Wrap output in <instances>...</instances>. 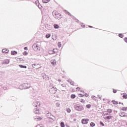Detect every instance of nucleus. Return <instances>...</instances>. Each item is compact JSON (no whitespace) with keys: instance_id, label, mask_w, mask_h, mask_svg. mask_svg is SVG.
<instances>
[{"instance_id":"nucleus-33","label":"nucleus","mask_w":127,"mask_h":127,"mask_svg":"<svg viewBox=\"0 0 127 127\" xmlns=\"http://www.w3.org/2000/svg\"><path fill=\"white\" fill-rule=\"evenodd\" d=\"M66 111L67 113H71V109H70V108H68L66 109Z\"/></svg>"},{"instance_id":"nucleus-7","label":"nucleus","mask_w":127,"mask_h":127,"mask_svg":"<svg viewBox=\"0 0 127 127\" xmlns=\"http://www.w3.org/2000/svg\"><path fill=\"white\" fill-rule=\"evenodd\" d=\"M51 91H52L53 94H55L56 92H57V88L54 86H53L52 88H51Z\"/></svg>"},{"instance_id":"nucleus-13","label":"nucleus","mask_w":127,"mask_h":127,"mask_svg":"<svg viewBox=\"0 0 127 127\" xmlns=\"http://www.w3.org/2000/svg\"><path fill=\"white\" fill-rule=\"evenodd\" d=\"M119 116L120 117H127V115L125 113L122 112L119 113Z\"/></svg>"},{"instance_id":"nucleus-50","label":"nucleus","mask_w":127,"mask_h":127,"mask_svg":"<svg viewBox=\"0 0 127 127\" xmlns=\"http://www.w3.org/2000/svg\"><path fill=\"white\" fill-rule=\"evenodd\" d=\"M80 92H81L82 93H85V92H84V91H83V90H81Z\"/></svg>"},{"instance_id":"nucleus-4","label":"nucleus","mask_w":127,"mask_h":127,"mask_svg":"<svg viewBox=\"0 0 127 127\" xmlns=\"http://www.w3.org/2000/svg\"><path fill=\"white\" fill-rule=\"evenodd\" d=\"M32 48L34 51H39L40 50V47L36 44H34L32 46Z\"/></svg>"},{"instance_id":"nucleus-12","label":"nucleus","mask_w":127,"mask_h":127,"mask_svg":"<svg viewBox=\"0 0 127 127\" xmlns=\"http://www.w3.org/2000/svg\"><path fill=\"white\" fill-rule=\"evenodd\" d=\"M35 3H36V5H37V6L39 7V8H41V7H42L41 5L39 4V1L36 0L35 2Z\"/></svg>"},{"instance_id":"nucleus-9","label":"nucleus","mask_w":127,"mask_h":127,"mask_svg":"<svg viewBox=\"0 0 127 127\" xmlns=\"http://www.w3.org/2000/svg\"><path fill=\"white\" fill-rule=\"evenodd\" d=\"M50 63L52 66H55V65H56V60H52L50 61Z\"/></svg>"},{"instance_id":"nucleus-16","label":"nucleus","mask_w":127,"mask_h":127,"mask_svg":"<svg viewBox=\"0 0 127 127\" xmlns=\"http://www.w3.org/2000/svg\"><path fill=\"white\" fill-rule=\"evenodd\" d=\"M18 88L20 90H23V89H24V87L23 86V84H22V85H20Z\"/></svg>"},{"instance_id":"nucleus-3","label":"nucleus","mask_w":127,"mask_h":127,"mask_svg":"<svg viewBox=\"0 0 127 127\" xmlns=\"http://www.w3.org/2000/svg\"><path fill=\"white\" fill-rule=\"evenodd\" d=\"M32 105L35 108H39L40 107V102L35 101L33 103Z\"/></svg>"},{"instance_id":"nucleus-58","label":"nucleus","mask_w":127,"mask_h":127,"mask_svg":"<svg viewBox=\"0 0 127 127\" xmlns=\"http://www.w3.org/2000/svg\"><path fill=\"white\" fill-rule=\"evenodd\" d=\"M126 108H127V107H126Z\"/></svg>"},{"instance_id":"nucleus-15","label":"nucleus","mask_w":127,"mask_h":127,"mask_svg":"<svg viewBox=\"0 0 127 127\" xmlns=\"http://www.w3.org/2000/svg\"><path fill=\"white\" fill-rule=\"evenodd\" d=\"M47 118H49V119H51V120H54V116H53V115H50V116H49V115H47Z\"/></svg>"},{"instance_id":"nucleus-42","label":"nucleus","mask_w":127,"mask_h":127,"mask_svg":"<svg viewBox=\"0 0 127 127\" xmlns=\"http://www.w3.org/2000/svg\"><path fill=\"white\" fill-rule=\"evenodd\" d=\"M36 119H37L38 121H40V120H41V118H40V117H38V118H35V119L36 120Z\"/></svg>"},{"instance_id":"nucleus-57","label":"nucleus","mask_w":127,"mask_h":127,"mask_svg":"<svg viewBox=\"0 0 127 127\" xmlns=\"http://www.w3.org/2000/svg\"><path fill=\"white\" fill-rule=\"evenodd\" d=\"M81 96H82V97H84V95H82Z\"/></svg>"},{"instance_id":"nucleus-32","label":"nucleus","mask_w":127,"mask_h":127,"mask_svg":"<svg viewBox=\"0 0 127 127\" xmlns=\"http://www.w3.org/2000/svg\"><path fill=\"white\" fill-rule=\"evenodd\" d=\"M107 112L108 113H109V114H111V113H112L113 111L112 110V109H108Z\"/></svg>"},{"instance_id":"nucleus-48","label":"nucleus","mask_w":127,"mask_h":127,"mask_svg":"<svg viewBox=\"0 0 127 127\" xmlns=\"http://www.w3.org/2000/svg\"><path fill=\"white\" fill-rule=\"evenodd\" d=\"M100 100H102V96H100V97H99Z\"/></svg>"},{"instance_id":"nucleus-21","label":"nucleus","mask_w":127,"mask_h":127,"mask_svg":"<svg viewBox=\"0 0 127 127\" xmlns=\"http://www.w3.org/2000/svg\"><path fill=\"white\" fill-rule=\"evenodd\" d=\"M112 103L113 104V105H118V104H119V102H118L117 101H112Z\"/></svg>"},{"instance_id":"nucleus-44","label":"nucleus","mask_w":127,"mask_h":127,"mask_svg":"<svg viewBox=\"0 0 127 127\" xmlns=\"http://www.w3.org/2000/svg\"><path fill=\"white\" fill-rule=\"evenodd\" d=\"M24 49L25 50H28L27 47H25L24 48Z\"/></svg>"},{"instance_id":"nucleus-59","label":"nucleus","mask_w":127,"mask_h":127,"mask_svg":"<svg viewBox=\"0 0 127 127\" xmlns=\"http://www.w3.org/2000/svg\"><path fill=\"white\" fill-rule=\"evenodd\" d=\"M119 104H121V102H120Z\"/></svg>"},{"instance_id":"nucleus-20","label":"nucleus","mask_w":127,"mask_h":127,"mask_svg":"<svg viewBox=\"0 0 127 127\" xmlns=\"http://www.w3.org/2000/svg\"><path fill=\"white\" fill-rule=\"evenodd\" d=\"M123 97L124 99H127V95L126 93H123Z\"/></svg>"},{"instance_id":"nucleus-25","label":"nucleus","mask_w":127,"mask_h":127,"mask_svg":"<svg viewBox=\"0 0 127 127\" xmlns=\"http://www.w3.org/2000/svg\"><path fill=\"white\" fill-rule=\"evenodd\" d=\"M92 107V105H91V104H88L86 105V108H87V109H90Z\"/></svg>"},{"instance_id":"nucleus-49","label":"nucleus","mask_w":127,"mask_h":127,"mask_svg":"<svg viewBox=\"0 0 127 127\" xmlns=\"http://www.w3.org/2000/svg\"><path fill=\"white\" fill-rule=\"evenodd\" d=\"M58 81L59 82H61V79H58Z\"/></svg>"},{"instance_id":"nucleus-56","label":"nucleus","mask_w":127,"mask_h":127,"mask_svg":"<svg viewBox=\"0 0 127 127\" xmlns=\"http://www.w3.org/2000/svg\"><path fill=\"white\" fill-rule=\"evenodd\" d=\"M98 97H100V95H98Z\"/></svg>"},{"instance_id":"nucleus-55","label":"nucleus","mask_w":127,"mask_h":127,"mask_svg":"<svg viewBox=\"0 0 127 127\" xmlns=\"http://www.w3.org/2000/svg\"><path fill=\"white\" fill-rule=\"evenodd\" d=\"M1 74H2V72H0V75H1Z\"/></svg>"},{"instance_id":"nucleus-45","label":"nucleus","mask_w":127,"mask_h":127,"mask_svg":"<svg viewBox=\"0 0 127 127\" xmlns=\"http://www.w3.org/2000/svg\"><path fill=\"white\" fill-rule=\"evenodd\" d=\"M80 90V88L77 87L76 88V91H79Z\"/></svg>"},{"instance_id":"nucleus-1","label":"nucleus","mask_w":127,"mask_h":127,"mask_svg":"<svg viewBox=\"0 0 127 127\" xmlns=\"http://www.w3.org/2000/svg\"><path fill=\"white\" fill-rule=\"evenodd\" d=\"M74 108L76 110V111H78V112H81V111H84V107L82 105H80L79 104H76L74 105Z\"/></svg>"},{"instance_id":"nucleus-18","label":"nucleus","mask_w":127,"mask_h":127,"mask_svg":"<svg viewBox=\"0 0 127 127\" xmlns=\"http://www.w3.org/2000/svg\"><path fill=\"white\" fill-rule=\"evenodd\" d=\"M11 55H15V54H17V52L16 51H12L11 52Z\"/></svg>"},{"instance_id":"nucleus-30","label":"nucleus","mask_w":127,"mask_h":127,"mask_svg":"<svg viewBox=\"0 0 127 127\" xmlns=\"http://www.w3.org/2000/svg\"><path fill=\"white\" fill-rule=\"evenodd\" d=\"M55 28H59V25H57V24H55L54 25Z\"/></svg>"},{"instance_id":"nucleus-43","label":"nucleus","mask_w":127,"mask_h":127,"mask_svg":"<svg viewBox=\"0 0 127 127\" xmlns=\"http://www.w3.org/2000/svg\"><path fill=\"white\" fill-rule=\"evenodd\" d=\"M113 93H114V94H116V93H117V90L113 89Z\"/></svg>"},{"instance_id":"nucleus-29","label":"nucleus","mask_w":127,"mask_h":127,"mask_svg":"<svg viewBox=\"0 0 127 127\" xmlns=\"http://www.w3.org/2000/svg\"><path fill=\"white\" fill-rule=\"evenodd\" d=\"M95 123H93V122H91V123H90V127H95Z\"/></svg>"},{"instance_id":"nucleus-34","label":"nucleus","mask_w":127,"mask_h":127,"mask_svg":"<svg viewBox=\"0 0 127 127\" xmlns=\"http://www.w3.org/2000/svg\"><path fill=\"white\" fill-rule=\"evenodd\" d=\"M106 118V119H107V120H110V119H112V116H107Z\"/></svg>"},{"instance_id":"nucleus-38","label":"nucleus","mask_w":127,"mask_h":127,"mask_svg":"<svg viewBox=\"0 0 127 127\" xmlns=\"http://www.w3.org/2000/svg\"><path fill=\"white\" fill-rule=\"evenodd\" d=\"M70 85H72V86H74V81H71L70 82Z\"/></svg>"},{"instance_id":"nucleus-17","label":"nucleus","mask_w":127,"mask_h":127,"mask_svg":"<svg viewBox=\"0 0 127 127\" xmlns=\"http://www.w3.org/2000/svg\"><path fill=\"white\" fill-rule=\"evenodd\" d=\"M49 1H50V0H42L43 3H47V2H49Z\"/></svg>"},{"instance_id":"nucleus-52","label":"nucleus","mask_w":127,"mask_h":127,"mask_svg":"<svg viewBox=\"0 0 127 127\" xmlns=\"http://www.w3.org/2000/svg\"><path fill=\"white\" fill-rule=\"evenodd\" d=\"M89 27H90L91 28H93V26H89Z\"/></svg>"},{"instance_id":"nucleus-46","label":"nucleus","mask_w":127,"mask_h":127,"mask_svg":"<svg viewBox=\"0 0 127 127\" xmlns=\"http://www.w3.org/2000/svg\"><path fill=\"white\" fill-rule=\"evenodd\" d=\"M80 102H81V103H84V102H85V101H84V100L82 99L80 101Z\"/></svg>"},{"instance_id":"nucleus-19","label":"nucleus","mask_w":127,"mask_h":127,"mask_svg":"<svg viewBox=\"0 0 127 127\" xmlns=\"http://www.w3.org/2000/svg\"><path fill=\"white\" fill-rule=\"evenodd\" d=\"M19 66L20 67V68H27V66L26 65H23L21 64L19 65Z\"/></svg>"},{"instance_id":"nucleus-6","label":"nucleus","mask_w":127,"mask_h":127,"mask_svg":"<svg viewBox=\"0 0 127 127\" xmlns=\"http://www.w3.org/2000/svg\"><path fill=\"white\" fill-rule=\"evenodd\" d=\"M88 121H89V119H84L82 120L81 123L83 125H86V124H88Z\"/></svg>"},{"instance_id":"nucleus-27","label":"nucleus","mask_w":127,"mask_h":127,"mask_svg":"<svg viewBox=\"0 0 127 127\" xmlns=\"http://www.w3.org/2000/svg\"><path fill=\"white\" fill-rule=\"evenodd\" d=\"M58 47L60 48L61 46H62V44H61V42H59L58 44Z\"/></svg>"},{"instance_id":"nucleus-51","label":"nucleus","mask_w":127,"mask_h":127,"mask_svg":"<svg viewBox=\"0 0 127 127\" xmlns=\"http://www.w3.org/2000/svg\"><path fill=\"white\" fill-rule=\"evenodd\" d=\"M36 127H40V125H37V126H36Z\"/></svg>"},{"instance_id":"nucleus-37","label":"nucleus","mask_w":127,"mask_h":127,"mask_svg":"<svg viewBox=\"0 0 127 127\" xmlns=\"http://www.w3.org/2000/svg\"><path fill=\"white\" fill-rule=\"evenodd\" d=\"M27 54H28V53H27V52L25 51L23 53V55L26 56L27 55Z\"/></svg>"},{"instance_id":"nucleus-2","label":"nucleus","mask_w":127,"mask_h":127,"mask_svg":"<svg viewBox=\"0 0 127 127\" xmlns=\"http://www.w3.org/2000/svg\"><path fill=\"white\" fill-rule=\"evenodd\" d=\"M53 16H54L55 18H57V19H61V14L56 11H54L53 12Z\"/></svg>"},{"instance_id":"nucleus-31","label":"nucleus","mask_w":127,"mask_h":127,"mask_svg":"<svg viewBox=\"0 0 127 127\" xmlns=\"http://www.w3.org/2000/svg\"><path fill=\"white\" fill-rule=\"evenodd\" d=\"M119 37H121V38H123L124 37V35H123V34H119Z\"/></svg>"},{"instance_id":"nucleus-24","label":"nucleus","mask_w":127,"mask_h":127,"mask_svg":"<svg viewBox=\"0 0 127 127\" xmlns=\"http://www.w3.org/2000/svg\"><path fill=\"white\" fill-rule=\"evenodd\" d=\"M91 98L92 99V100H94V101L97 100V97H96V96H92L91 97Z\"/></svg>"},{"instance_id":"nucleus-8","label":"nucleus","mask_w":127,"mask_h":127,"mask_svg":"<svg viewBox=\"0 0 127 127\" xmlns=\"http://www.w3.org/2000/svg\"><path fill=\"white\" fill-rule=\"evenodd\" d=\"M23 86H24V89H29L30 84H29L28 83H23Z\"/></svg>"},{"instance_id":"nucleus-35","label":"nucleus","mask_w":127,"mask_h":127,"mask_svg":"<svg viewBox=\"0 0 127 127\" xmlns=\"http://www.w3.org/2000/svg\"><path fill=\"white\" fill-rule=\"evenodd\" d=\"M56 107H60V103H57L56 104Z\"/></svg>"},{"instance_id":"nucleus-14","label":"nucleus","mask_w":127,"mask_h":127,"mask_svg":"<svg viewBox=\"0 0 127 127\" xmlns=\"http://www.w3.org/2000/svg\"><path fill=\"white\" fill-rule=\"evenodd\" d=\"M2 53H8V50L7 49H3L2 50Z\"/></svg>"},{"instance_id":"nucleus-36","label":"nucleus","mask_w":127,"mask_h":127,"mask_svg":"<svg viewBox=\"0 0 127 127\" xmlns=\"http://www.w3.org/2000/svg\"><path fill=\"white\" fill-rule=\"evenodd\" d=\"M75 97H76V96H75V95L72 94V95H71V98L72 99H74V98H75Z\"/></svg>"},{"instance_id":"nucleus-23","label":"nucleus","mask_w":127,"mask_h":127,"mask_svg":"<svg viewBox=\"0 0 127 127\" xmlns=\"http://www.w3.org/2000/svg\"><path fill=\"white\" fill-rule=\"evenodd\" d=\"M4 63L5 64H8V63H9V61L8 60H6L4 61Z\"/></svg>"},{"instance_id":"nucleus-11","label":"nucleus","mask_w":127,"mask_h":127,"mask_svg":"<svg viewBox=\"0 0 127 127\" xmlns=\"http://www.w3.org/2000/svg\"><path fill=\"white\" fill-rule=\"evenodd\" d=\"M33 113H34V114H39V113L40 112V110H39L37 108H35L34 109H33Z\"/></svg>"},{"instance_id":"nucleus-47","label":"nucleus","mask_w":127,"mask_h":127,"mask_svg":"<svg viewBox=\"0 0 127 127\" xmlns=\"http://www.w3.org/2000/svg\"><path fill=\"white\" fill-rule=\"evenodd\" d=\"M88 96H89V95H88V94L86 93V94H85V97H88Z\"/></svg>"},{"instance_id":"nucleus-39","label":"nucleus","mask_w":127,"mask_h":127,"mask_svg":"<svg viewBox=\"0 0 127 127\" xmlns=\"http://www.w3.org/2000/svg\"><path fill=\"white\" fill-rule=\"evenodd\" d=\"M123 111H127V107H123L122 109Z\"/></svg>"},{"instance_id":"nucleus-53","label":"nucleus","mask_w":127,"mask_h":127,"mask_svg":"<svg viewBox=\"0 0 127 127\" xmlns=\"http://www.w3.org/2000/svg\"><path fill=\"white\" fill-rule=\"evenodd\" d=\"M67 81L68 83H70V80H67Z\"/></svg>"},{"instance_id":"nucleus-28","label":"nucleus","mask_w":127,"mask_h":127,"mask_svg":"<svg viewBox=\"0 0 127 127\" xmlns=\"http://www.w3.org/2000/svg\"><path fill=\"white\" fill-rule=\"evenodd\" d=\"M61 127H65V125L64 124V123L62 122V123H61Z\"/></svg>"},{"instance_id":"nucleus-5","label":"nucleus","mask_w":127,"mask_h":127,"mask_svg":"<svg viewBox=\"0 0 127 127\" xmlns=\"http://www.w3.org/2000/svg\"><path fill=\"white\" fill-rule=\"evenodd\" d=\"M49 54H54L55 53H57V49H54L53 50L48 51Z\"/></svg>"},{"instance_id":"nucleus-54","label":"nucleus","mask_w":127,"mask_h":127,"mask_svg":"<svg viewBox=\"0 0 127 127\" xmlns=\"http://www.w3.org/2000/svg\"><path fill=\"white\" fill-rule=\"evenodd\" d=\"M81 26H82V27H85V25H81Z\"/></svg>"},{"instance_id":"nucleus-41","label":"nucleus","mask_w":127,"mask_h":127,"mask_svg":"<svg viewBox=\"0 0 127 127\" xmlns=\"http://www.w3.org/2000/svg\"><path fill=\"white\" fill-rule=\"evenodd\" d=\"M100 125L101 126H102V127H104V126H105V125H104V123H103V122H100Z\"/></svg>"},{"instance_id":"nucleus-10","label":"nucleus","mask_w":127,"mask_h":127,"mask_svg":"<svg viewBox=\"0 0 127 127\" xmlns=\"http://www.w3.org/2000/svg\"><path fill=\"white\" fill-rule=\"evenodd\" d=\"M32 67L33 68H35V69H39V68H40V67H39L40 65L38 64H33L32 65Z\"/></svg>"},{"instance_id":"nucleus-22","label":"nucleus","mask_w":127,"mask_h":127,"mask_svg":"<svg viewBox=\"0 0 127 127\" xmlns=\"http://www.w3.org/2000/svg\"><path fill=\"white\" fill-rule=\"evenodd\" d=\"M64 12H65V13H67V14H68V15H70V16H72L71 13H70V12H68V11L67 10H64Z\"/></svg>"},{"instance_id":"nucleus-40","label":"nucleus","mask_w":127,"mask_h":127,"mask_svg":"<svg viewBox=\"0 0 127 127\" xmlns=\"http://www.w3.org/2000/svg\"><path fill=\"white\" fill-rule=\"evenodd\" d=\"M61 86H62V87H64V88H65V87H66V85H65V84H62L61 85Z\"/></svg>"},{"instance_id":"nucleus-26","label":"nucleus","mask_w":127,"mask_h":127,"mask_svg":"<svg viewBox=\"0 0 127 127\" xmlns=\"http://www.w3.org/2000/svg\"><path fill=\"white\" fill-rule=\"evenodd\" d=\"M51 36V35L50 34H47L46 35V38H49Z\"/></svg>"}]
</instances>
